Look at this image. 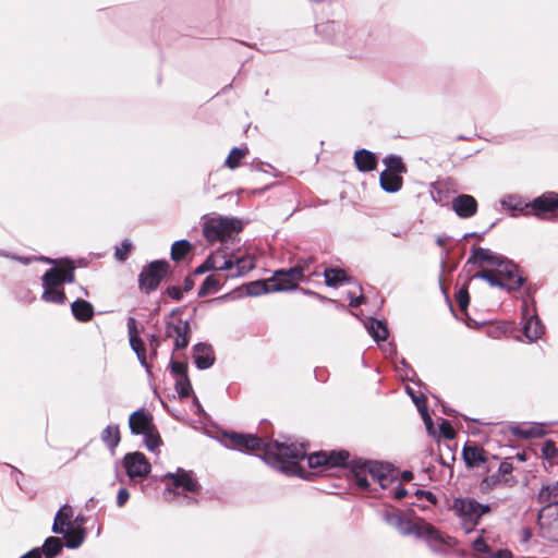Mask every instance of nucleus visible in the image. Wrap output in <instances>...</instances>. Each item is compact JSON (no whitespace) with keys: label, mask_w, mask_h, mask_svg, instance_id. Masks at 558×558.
<instances>
[{"label":"nucleus","mask_w":558,"mask_h":558,"mask_svg":"<svg viewBox=\"0 0 558 558\" xmlns=\"http://www.w3.org/2000/svg\"><path fill=\"white\" fill-rule=\"evenodd\" d=\"M230 446L243 452L264 451V460L272 468L287 474H296L300 470L299 463L306 457L304 444L286 441L265 442L262 438L252 434H226Z\"/></svg>","instance_id":"obj_1"},{"label":"nucleus","mask_w":558,"mask_h":558,"mask_svg":"<svg viewBox=\"0 0 558 558\" xmlns=\"http://www.w3.org/2000/svg\"><path fill=\"white\" fill-rule=\"evenodd\" d=\"M468 263L477 264L481 269L471 277V280L482 279L492 287L508 291L518 290L523 284L524 279L518 266L489 248L474 247Z\"/></svg>","instance_id":"obj_2"},{"label":"nucleus","mask_w":558,"mask_h":558,"mask_svg":"<svg viewBox=\"0 0 558 558\" xmlns=\"http://www.w3.org/2000/svg\"><path fill=\"white\" fill-rule=\"evenodd\" d=\"M255 267L254 257L241 252L228 253L219 248L211 253L205 262L196 269V274H203L209 270L216 272L226 271L225 280L245 276Z\"/></svg>","instance_id":"obj_3"},{"label":"nucleus","mask_w":558,"mask_h":558,"mask_svg":"<svg viewBox=\"0 0 558 558\" xmlns=\"http://www.w3.org/2000/svg\"><path fill=\"white\" fill-rule=\"evenodd\" d=\"M54 267L48 269L43 276L44 292L41 299L48 303L63 304L66 300L62 284L72 283L75 279V267L69 259L44 258Z\"/></svg>","instance_id":"obj_4"},{"label":"nucleus","mask_w":558,"mask_h":558,"mask_svg":"<svg viewBox=\"0 0 558 558\" xmlns=\"http://www.w3.org/2000/svg\"><path fill=\"white\" fill-rule=\"evenodd\" d=\"M384 519L389 525L398 529L401 534H414L417 537L424 538L434 551L442 550L444 545H452L451 537L445 536L424 520H407L399 512L388 511L385 512Z\"/></svg>","instance_id":"obj_5"},{"label":"nucleus","mask_w":558,"mask_h":558,"mask_svg":"<svg viewBox=\"0 0 558 558\" xmlns=\"http://www.w3.org/2000/svg\"><path fill=\"white\" fill-rule=\"evenodd\" d=\"M302 280L300 271L294 269V267L279 269L267 280L252 282L248 287V293L257 295L260 293L292 291L298 288V283Z\"/></svg>","instance_id":"obj_6"},{"label":"nucleus","mask_w":558,"mask_h":558,"mask_svg":"<svg viewBox=\"0 0 558 558\" xmlns=\"http://www.w3.org/2000/svg\"><path fill=\"white\" fill-rule=\"evenodd\" d=\"M241 229V222L234 218L222 216L204 217L203 234L209 242H225L232 239Z\"/></svg>","instance_id":"obj_7"},{"label":"nucleus","mask_w":558,"mask_h":558,"mask_svg":"<svg viewBox=\"0 0 558 558\" xmlns=\"http://www.w3.org/2000/svg\"><path fill=\"white\" fill-rule=\"evenodd\" d=\"M451 510L459 517L464 532L470 533L477 525L482 515L490 511V507L474 499L457 498L453 500Z\"/></svg>","instance_id":"obj_8"},{"label":"nucleus","mask_w":558,"mask_h":558,"mask_svg":"<svg viewBox=\"0 0 558 558\" xmlns=\"http://www.w3.org/2000/svg\"><path fill=\"white\" fill-rule=\"evenodd\" d=\"M167 489L175 497H182V504L190 505L195 501L194 495L201 490L197 481L190 472L179 470L175 474L167 475Z\"/></svg>","instance_id":"obj_9"},{"label":"nucleus","mask_w":558,"mask_h":558,"mask_svg":"<svg viewBox=\"0 0 558 558\" xmlns=\"http://www.w3.org/2000/svg\"><path fill=\"white\" fill-rule=\"evenodd\" d=\"M538 524L545 537L558 542V502L542 507L538 512Z\"/></svg>","instance_id":"obj_10"},{"label":"nucleus","mask_w":558,"mask_h":558,"mask_svg":"<svg viewBox=\"0 0 558 558\" xmlns=\"http://www.w3.org/2000/svg\"><path fill=\"white\" fill-rule=\"evenodd\" d=\"M169 264L166 260H155L144 268L140 275V286L147 293L155 290L166 276Z\"/></svg>","instance_id":"obj_11"},{"label":"nucleus","mask_w":558,"mask_h":558,"mask_svg":"<svg viewBox=\"0 0 558 558\" xmlns=\"http://www.w3.org/2000/svg\"><path fill=\"white\" fill-rule=\"evenodd\" d=\"M365 469H367L373 483L378 484L381 489L392 488V485L398 483L397 471L389 465L376 461H367Z\"/></svg>","instance_id":"obj_12"},{"label":"nucleus","mask_w":558,"mask_h":558,"mask_svg":"<svg viewBox=\"0 0 558 558\" xmlns=\"http://www.w3.org/2000/svg\"><path fill=\"white\" fill-rule=\"evenodd\" d=\"M349 458V453L344 450L342 451H320L307 457L310 468H318V466H340L344 465Z\"/></svg>","instance_id":"obj_13"},{"label":"nucleus","mask_w":558,"mask_h":558,"mask_svg":"<svg viewBox=\"0 0 558 558\" xmlns=\"http://www.w3.org/2000/svg\"><path fill=\"white\" fill-rule=\"evenodd\" d=\"M123 464L131 478L145 477L150 472V463L142 452L128 453L123 459Z\"/></svg>","instance_id":"obj_14"},{"label":"nucleus","mask_w":558,"mask_h":558,"mask_svg":"<svg viewBox=\"0 0 558 558\" xmlns=\"http://www.w3.org/2000/svg\"><path fill=\"white\" fill-rule=\"evenodd\" d=\"M126 326H128L130 345H131L132 350L135 352L141 365L145 367V369L148 374H150V366L147 362V356H146V348H145L143 340L138 336V329H137L135 318L129 317Z\"/></svg>","instance_id":"obj_15"},{"label":"nucleus","mask_w":558,"mask_h":558,"mask_svg":"<svg viewBox=\"0 0 558 558\" xmlns=\"http://www.w3.org/2000/svg\"><path fill=\"white\" fill-rule=\"evenodd\" d=\"M190 326L187 322L175 319L167 323L166 336L173 339L174 349L181 350L189 344Z\"/></svg>","instance_id":"obj_16"},{"label":"nucleus","mask_w":558,"mask_h":558,"mask_svg":"<svg viewBox=\"0 0 558 558\" xmlns=\"http://www.w3.org/2000/svg\"><path fill=\"white\" fill-rule=\"evenodd\" d=\"M523 332L529 341H535L544 333V327L534 313H531L527 306L523 307Z\"/></svg>","instance_id":"obj_17"},{"label":"nucleus","mask_w":558,"mask_h":558,"mask_svg":"<svg viewBox=\"0 0 558 558\" xmlns=\"http://www.w3.org/2000/svg\"><path fill=\"white\" fill-rule=\"evenodd\" d=\"M452 209L460 218H470L476 214L477 202L468 194H461L453 198Z\"/></svg>","instance_id":"obj_18"},{"label":"nucleus","mask_w":558,"mask_h":558,"mask_svg":"<svg viewBox=\"0 0 558 558\" xmlns=\"http://www.w3.org/2000/svg\"><path fill=\"white\" fill-rule=\"evenodd\" d=\"M129 426L132 434L143 435L154 427L153 417L145 410H137L130 415Z\"/></svg>","instance_id":"obj_19"},{"label":"nucleus","mask_w":558,"mask_h":558,"mask_svg":"<svg viewBox=\"0 0 558 558\" xmlns=\"http://www.w3.org/2000/svg\"><path fill=\"white\" fill-rule=\"evenodd\" d=\"M462 456L469 468H478L487 461V452L475 444H466Z\"/></svg>","instance_id":"obj_20"},{"label":"nucleus","mask_w":558,"mask_h":558,"mask_svg":"<svg viewBox=\"0 0 558 558\" xmlns=\"http://www.w3.org/2000/svg\"><path fill=\"white\" fill-rule=\"evenodd\" d=\"M193 351L194 362L197 368L206 369L214 364L215 355L211 345L207 343H197L194 345Z\"/></svg>","instance_id":"obj_21"},{"label":"nucleus","mask_w":558,"mask_h":558,"mask_svg":"<svg viewBox=\"0 0 558 558\" xmlns=\"http://www.w3.org/2000/svg\"><path fill=\"white\" fill-rule=\"evenodd\" d=\"M542 458L544 468L549 473L558 474V448L555 442L548 440L542 445Z\"/></svg>","instance_id":"obj_22"},{"label":"nucleus","mask_w":558,"mask_h":558,"mask_svg":"<svg viewBox=\"0 0 558 558\" xmlns=\"http://www.w3.org/2000/svg\"><path fill=\"white\" fill-rule=\"evenodd\" d=\"M558 206V194L554 192L545 193L535 198L532 204V210L539 215L542 213L553 211Z\"/></svg>","instance_id":"obj_23"},{"label":"nucleus","mask_w":558,"mask_h":558,"mask_svg":"<svg viewBox=\"0 0 558 558\" xmlns=\"http://www.w3.org/2000/svg\"><path fill=\"white\" fill-rule=\"evenodd\" d=\"M72 515L73 511L70 506L64 505L61 507L54 517L52 532L56 534H63L65 527L70 525Z\"/></svg>","instance_id":"obj_24"},{"label":"nucleus","mask_w":558,"mask_h":558,"mask_svg":"<svg viewBox=\"0 0 558 558\" xmlns=\"http://www.w3.org/2000/svg\"><path fill=\"white\" fill-rule=\"evenodd\" d=\"M72 314L80 322H89L94 316L93 305L85 300H76L71 305Z\"/></svg>","instance_id":"obj_25"},{"label":"nucleus","mask_w":558,"mask_h":558,"mask_svg":"<svg viewBox=\"0 0 558 558\" xmlns=\"http://www.w3.org/2000/svg\"><path fill=\"white\" fill-rule=\"evenodd\" d=\"M354 161L357 169L363 172L372 171L376 167L375 155L366 149L356 150Z\"/></svg>","instance_id":"obj_26"},{"label":"nucleus","mask_w":558,"mask_h":558,"mask_svg":"<svg viewBox=\"0 0 558 558\" xmlns=\"http://www.w3.org/2000/svg\"><path fill=\"white\" fill-rule=\"evenodd\" d=\"M379 181L383 190L388 193H395L402 186V178L392 171H383Z\"/></svg>","instance_id":"obj_27"},{"label":"nucleus","mask_w":558,"mask_h":558,"mask_svg":"<svg viewBox=\"0 0 558 558\" xmlns=\"http://www.w3.org/2000/svg\"><path fill=\"white\" fill-rule=\"evenodd\" d=\"M365 327L367 328L369 335L375 339V341H385L388 337V328L386 324L381 320H377L374 318H368Z\"/></svg>","instance_id":"obj_28"},{"label":"nucleus","mask_w":558,"mask_h":558,"mask_svg":"<svg viewBox=\"0 0 558 558\" xmlns=\"http://www.w3.org/2000/svg\"><path fill=\"white\" fill-rule=\"evenodd\" d=\"M223 284V280L220 278L219 274H211L204 280L202 287L199 288V295H208L211 293H216Z\"/></svg>","instance_id":"obj_29"},{"label":"nucleus","mask_w":558,"mask_h":558,"mask_svg":"<svg viewBox=\"0 0 558 558\" xmlns=\"http://www.w3.org/2000/svg\"><path fill=\"white\" fill-rule=\"evenodd\" d=\"M558 476V474H556ZM538 501L541 504L550 505L551 502H558V480L542 487L538 493Z\"/></svg>","instance_id":"obj_30"},{"label":"nucleus","mask_w":558,"mask_h":558,"mask_svg":"<svg viewBox=\"0 0 558 558\" xmlns=\"http://www.w3.org/2000/svg\"><path fill=\"white\" fill-rule=\"evenodd\" d=\"M120 439L118 425H108L101 433L102 442L111 450L119 445Z\"/></svg>","instance_id":"obj_31"},{"label":"nucleus","mask_w":558,"mask_h":558,"mask_svg":"<svg viewBox=\"0 0 558 558\" xmlns=\"http://www.w3.org/2000/svg\"><path fill=\"white\" fill-rule=\"evenodd\" d=\"M65 545L69 548H77L84 542L85 535L82 529L64 530Z\"/></svg>","instance_id":"obj_32"},{"label":"nucleus","mask_w":558,"mask_h":558,"mask_svg":"<svg viewBox=\"0 0 558 558\" xmlns=\"http://www.w3.org/2000/svg\"><path fill=\"white\" fill-rule=\"evenodd\" d=\"M325 282L329 287H336L337 284L348 280L344 270L338 268H327L324 271Z\"/></svg>","instance_id":"obj_33"},{"label":"nucleus","mask_w":558,"mask_h":558,"mask_svg":"<svg viewBox=\"0 0 558 558\" xmlns=\"http://www.w3.org/2000/svg\"><path fill=\"white\" fill-rule=\"evenodd\" d=\"M248 154V149L246 147L240 148L234 147L231 149L229 156L225 161V166L230 169H235L240 166L241 160Z\"/></svg>","instance_id":"obj_34"},{"label":"nucleus","mask_w":558,"mask_h":558,"mask_svg":"<svg viewBox=\"0 0 558 558\" xmlns=\"http://www.w3.org/2000/svg\"><path fill=\"white\" fill-rule=\"evenodd\" d=\"M366 462L367 461L359 463L355 470V483L357 487L361 489H367L373 483V481L369 477L367 469H365Z\"/></svg>","instance_id":"obj_35"},{"label":"nucleus","mask_w":558,"mask_h":558,"mask_svg":"<svg viewBox=\"0 0 558 558\" xmlns=\"http://www.w3.org/2000/svg\"><path fill=\"white\" fill-rule=\"evenodd\" d=\"M192 245L186 240L175 241L171 246V258L175 262L183 259L191 251Z\"/></svg>","instance_id":"obj_36"},{"label":"nucleus","mask_w":558,"mask_h":558,"mask_svg":"<svg viewBox=\"0 0 558 558\" xmlns=\"http://www.w3.org/2000/svg\"><path fill=\"white\" fill-rule=\"evenodd\" d=\"M62 549V543L60 538L50 536L48 537L43 546V551L47 558L56 557Z\"/></svg>","instance_id":"obj_37"},{"label":"nucleus","mask_w":558,"mask_h":558,"mask_svg":"<svg viewBox=\"0 0 558 558\" xmlns=\"http://www.w3.org/2000/svg\"><path fill=\"white\" fill-rule=\"evenodd\" d=\"M384 162L387 166V169L385 171H392L397 174L405 171V167L401 158L398 156H389L385 158Z\"/></svg>","instance_id":"obj_38"},{"label":"nucleus","mask_w":558,"mask_h":558,"mask_svg":"<svg viewBox=\"0 0 558 558\" xmlns=\"http://www.w3.org/2000/svg\"><path fill=\"white\" fill-rule=\"evenodd\" d=\"M143 435H144L145 445L148 450L154 451L156 448L159 447L161 440H160V437L157 434L155 427H153L148 432L144 433Z\"/></svg>","instance_id":"obj_39"},{"label":"nucleus","mask_w":558,"mask_h":558,"mask_svg":"<svg viewBox=\"0 0 558 558\" xmlns=\"http://www.w3.org/2000/svg\"><path fill=\"white\" fill-rule=\"evenodd\" d=\"M175 390L180 397L186 398L192 391L191 383L187 376H181L175 380Z\"/></svg>","instance_id":"obj_40"},{"label":"nucleus","mask_w":558,"mask_h":558,"mask_svg":"<svg viewBox=\"0 0 558 558\" xmlns=\"http://www.w3.org/2000/svg\"><path fill=\"white\" fill-rule=\"evenodd\" d=\"M472 546L478 558H484V556L492 554V549L482 537H477Z\"/></svg>","instance_id":"obj_41"},{"label":"nucleus","mask_w":558,"mask_h":558,"mask_svg":"<svg viewBox=\"0 0 558 558\" xmlns=\"http://www.w3.org/2000/svg\"><path fill=\"white\" fill-rule=\"evenodd\" d=\"M456 299H457V303H458L460 310L461 311H465L468 308V306H469V301H470L468 288L466 287H462L457 292Z\"/></svg>","instance_id":"obj_42"},{"label":"nucleus","mask_w":558,"mask_h":558,"mask_svg":"<svg viewBox=\"0 0 558 558\" xmlns=\"http://www.w3.org/2000/svg\"><path fill=\"white\" fill-rule=\"evenodd\" d=\"M314 257H302L299 258L296 262V265L294 266V269L300 271V276L304 279L305 271L308 270L310 266L314 263Z\"/></svg>","instance_id":"obj_43"},{"label":"nucleus","mask_w":558,"mask_h":558,"mask_svg":"<svg viewBox=\"0 0 558 558\" xmlns=\"http://www.w3.org/2000/svg\"><path fill=\"white\" fill-rule=\"evenodd\" d=\"M132 250V243L128 240L123 241L116 250V257L119 260H125Z\"/></svg>","instance_id":"obj_44"},{"label":"nucleus","mask_w":558,"mask_h":558,"mask_svg":"<svg viewBox=\"0 0 558 558\" xmlns=\"http://www.w3.org/2000/svg\"><path fill=\"white\" fill-rule=\"evenodd\" d=\"M501 205L512 211L522 210V202L515 196H507L501 201Z\"/></svg>","instance_id":"obj_45"},{"label":"nucleus","mask_w":558,"mask_h":558,"mask_svg":"<svg viewBox=\"0 0 558 558\" xmlns=\"http://www.w3.org/2000/svg\"><path fill=\"white\" fill-rule=\"evenodd\" d=\"M439 429L441 435L447 439H452L456 436L454 429L447 421H442L439 425Z\"/></svg>","instance_id":"obj_46"},{"label":"nucleus","mask_w":558,"mask_h":558,"mask_svg":"<svg viewBox=\"0 0 558 558\" xmlns=\"http://www.w3.org/2000/svg\"><path fill=\"white\" fill-rule=\"evenodd\" d=\"M171 372L177 376V378L187 376L186 365L182 362H171Z\"/></svg>","instance_id":"obj_47"},{"label":"nucleus","mask_w":558,"mask_h":558,"mask_svg":"<svg viewBox=\"0 0 558 558\" xmlns=\"http://www.w3.org/2000/svg\"><path fill=\"white\" fill-rule=\"evenodd\" d=\"M499 477L500 476L498 474L485 477L482 482V487L486 489L495 487L500 482Z\"/></svg>","instance_id":"obj_48"},{"label":"nucleus","mask_w":558,"mask_h":558,"mask_svg":"<svg viewBox=\"0 0 558 558\" xmlns=\"http://www.w3.org/2000/svg\"><path fill=\"white\" fill-rule=\"evenodd\" d=\"M130 498V494L126 488H120L117 495L118 507H123Z\"/></svg>","instance_id":"obj_49"},{"label":"nucleus","mask_w":558,"mask_h":558,"mask_svg":"<svg viewBox=\"0 0 558 558\" xmlns=\"http://www.w3.org/2000/svg\"><path fill=\"white\" fill-rule=\"evenodd\" d=\"M513 471V465L511 462L509 461H502L499 465V469H498V475L499 476H505V475H508L510 474L511 472Z\"/></svg>","instance_id":"obj_50"},{"label":"nucleus","mask_w":558,"mask_h":558,"mask_svg":"<svg viewBox=\"0 0 558 558\" xmlns=\"http://www.w3.org/2000/svg\"><path fill=\"white\" fill-rule=\"evenodd\" d=\"M484 558H512V554L507 549H499L495 553L492 551L489 556H484Z\"/></svg>","instance_id":"obj_51"},{"label":"nucleus","mask_w":558,"mask_h":558,"mask_svg":"<svg viewBox=\"0 0 558 558\" xmlns=\"http://www.w3.org/2000/svg\"><path fill=\"white\" fill-rule=\"evenodd\" d=\"M408 492L397 483L396 488H392L393 498L401 500L407 496Z\"/></svg>","instance_id":"obj_52"},{"label":"nucleus","mask_w":558,"mask_h":558,"mask_svg":"<svg viewBox=\"0 0 558 558\" xmlns=\"http://www.w3.org/2000/svg\"><path fill=\"white\" fill-rule=\"evenodd\" d=\"M413 402L415 403V405L417 407V410L418 412L421 413L422 411H424V409H427L426 407V400L423 396H414L412 398Z\"/></svg>","instance_id":"obj_53"},{"label":"nucleus","mask_w":558,"mask_h":558,"mask_svg":"<svg viewBox=\"0 0 558 558\" xmlns=\"http://www.w3.org/2000/svg\"><path fill=\"white\" fill-rule=\"evenodd\" d=\"M413 402L415 403V405L417 407V410L418 412L421 413L422 411H424V409H427L426 407V400L423 396H414L412 398Z\"/></svg>","instance_id":"obj_54"},{"label":"nucleus","mask_w":558,"mask_h":558,"mask_svg":"<svg viewBox=\"0 0 558 558\" xmlns=\"http://www.w3.org/2000/svg\"><path fill=\"white\" fill-rule=\"evenodd\" d=\"M422 418L425 423L426 429L432 433L433 429V420L428 414L427 409H424V411L421 412Z\"/></svg>","instance_id":"obj_55"},{"label":"nucleus","mask_w":558,"mask_h":558,"mask_svg":"<svg viewBox=\"0 0 558 558\" xmlns=\"http://www.w3.org/2000/svg\"><path fill=\"white\" fill-rule=\"evenodd\" d=\"M348 296L350 299L351 307H357L364 300L363 295L355 296V292H350Z\"/></svg>","instance_id":"obj_56"},{"label":"nucleus","mask_w":558,"mask_h":558,"mask_svg":"<svg viewBox=\"0 0 558 558\" xmlns=\"http://www.w3.org/2000/svg\"><path fill=\"white\" fill-rule=\"evenodd\" d=\"M336 28L340 29L341 26L336 24L335 22H327V23L318 26L319 32H329V31H335Z\"/></svg>","instance_id":"obj_57"},{"label":"nucleus","mask_w":558,"mask_h":558,"mask_svg":"<svg viewBox=\"0 0 558 558\" xmlns=\"http://www.w3.org/2000/svg\"><path fill=\"white\" fill-rule=\"evenodd\" d=\"M148 342H149L150 351H158V348L160 345V340L156 335L149 336Z\"/></svg>","instance_id":"obj_58"},{"label":"nucleus","mask_w":558,"mask_h":558,"mask_svg":"<svg viewBox=\"0 0 558 558\" xmlns=\"http://www.w3.org/2000/svg\"><path fill=\"white\" fill-rule=\"evenodd\" d=\"M416 495L424 496L429 502L436 504L437 499L430 492L417 490Z\"/></svg>","instance_id":"obj_59"},{"label":"nucleus","mask_w":558,"mask_h":558,"mask_svg":"<svg viewBox=\"0 0 558 558\" xmlns=\"http://www.w3.org/2000/svg\"><path fill=\"white\" fill-rule=\"evenodd\" d=\"M21 558H41V550L39 548H34L27 554L23 555Z\"/></svg>","instance_id":"obj_60"},{"label":"nucleus","mask_w":558,"mask_h":558,"mask_svg":"<svg viewBox=\"0 0 558 558\" xmlns=\"http://www.w3.org/2000/svg\"><path fill=\"white\" fill-rule=\"evenodd\" d=\"M403 481H411L413 478V474L410 471H404L401 475Z\"/></svg>","instance_id":"obj_61"},{"label":"nucleus","mask_w":558,"mask_h":558,"mask_svg":"<svg viewBox=\"0 0 558 558\" xmlns=\"http://www.w3.org/2000/svg\"><path fill=\"white\" fill-rule=\"evenodd\" d=\"M13 259H16L23 264H28L31 263V259L29 258H26V257H21V256H12Z\"/></svg>","instance_id":"obj_62"},{"label":"nucleus","mask_w":558,"mask_h":558,"mask_svg":"<svg viewBox=\"0 0 558 558\" xmlns=\"http://www.w3.org/2000/svg\"><path fill=\"white\" fill-rule=\"evenodd\" d=\"M446 241H447V238H446V236H438V238H437V244H438L439 246H445Z\"/></svg>","instance_id":"obj_63"},{"label":"nucleus","mask_w":558,"mask_h":558,"mask_svg":"<svg viewBox=\"0 0 558 558\" xmlns=\"http://www.w3.org/2000/svg\"><path fill=\"white\" fill-rule=\"evenodd\" d=\"M407 391L411 396V398H413L415 396L414 392L412 391V389H410L409 387H407Z\"/></svg>","instance_id":"obj_64"}]
</instances>
